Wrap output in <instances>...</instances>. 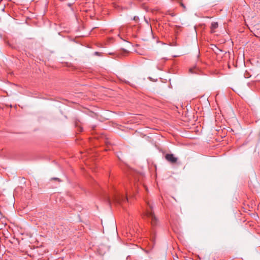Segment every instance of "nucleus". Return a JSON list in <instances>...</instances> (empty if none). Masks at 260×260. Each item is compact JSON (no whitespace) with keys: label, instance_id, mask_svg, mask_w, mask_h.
Segmentation results:
<instances>
[{"label":"nucleus","instance_id":"obj_1","mask_svg":"<svg viewBox=\"0 0 260 260\" xmlns=\"http://www.w3.org/2000/svg\"><path fill=\"white\" fill-rule=\"evenodd\" d=\"M147 207L145 212V215L151 219V224L152 228L154 229L156 226L159 224V221L157 218L152 212V206L150 203L148 202L147 203Z\"/></svg>","mask_w":260,"mask_h":260},{"label":"nucleus","instance_id":"obj_10","mask_svg":"<svg viewBox=\"0 0 260 260\" xmlns=\"http://www.w3.org/2000/svg\"><path fill=\"white\" fill-rule=\"evenodd\" d=\"M181 6H182V7H183L184 8H185V6H184V5H183V4H181Z\"/></svg>","mask_w":260,"mask_h":260},{"label":"nucleus","instance_id":"obj_4","mask_svg":"<svg viewBox=\"0 0 260 260\" xmlns=\"http://www.w3.org/2000/svg\"><path fill=\"white\" fill-rule=\"evenodd\" d=\"M119 31L120 32L126 31V32H130L131 31L134 30L133 29V28L131 26L123 25L119 27Z\"/></svg>","mask_w":260,"mask_h":260},{"label":"nucleus","instance_id":"obj_7","mask_svg":"<svg viewBox=\"0 0 260 260\" xmlns=\"http://www.w3.org/2000/svg\"><path fill=\"white\" fill-rule=\"evenodd\" d=\"M145 22H146V24L147 26V27H148L149 28V30L151 32H152V28H151V25L148 23V21L145 18Z\"/></svg>","mask_w":260,"mask_h":260},{"label":"nucleus","instance_id":"obj_11","mask_svg":"<svg viewBox=\"0 0 260 260\" xmlns=\"http://www.w3.org/2000/svg\"><path fill=\"white\" fill-rule=\"evenodd\" d=\"M162 59L164 60V61H166L167 59L165 58H162Z\"/></svg>","mask_w":260,"mask_h":260},{"label":"nucleus","instance_id":"obj_2","mask_svg":"<svg viewBox=\"0 0 260 260\" xmlns=\"http://www.w3.org/2000/svg\"><path fill=\"white\" fill-rule=\"evenodd\" d=\"M113 200L115 202L120 204L128 201L126 197L121 194L120 193H116V194L113 197Z\"/></svg>","mask_w":260,"mask_h":260},{"label":"nucleus","instance_id":"obj_8","mask_svg":"<svg viewBox=\"0 0 260 260\" xmlns=\"http://www.w3.org/2000/svg\"><path fill=\"white\" fill-rule=\"evenodd\" d=\"M51 179L52 180H57V181H58L59 182L60 181V180L59 178H52Z\"/></svg>","mask_w":260,"mask_h":260},{"label":"nucleus","instance_id":"obj_5","mask_svg":"<svg viewBox=\"0 0 260 260\" xmlns=\"http://www.w3.org/2000/svg\"><path fill=\"white\" fill-rule=\"evenodd\" d=\"M199 71H200L199 69L198 68H197L196 67H194L193 68H190L189 69V72L191 73L198 74Z\"/></svg>","mask_w":260,"mask_h":260},{"label":"nucleus","instance_id":"obj_6","mask_svg":"<svg viewBox=\"0 0 260 260\" xmlns=\"http://www.w3.org/2000/svg\"><path fill=\"white\" fill-rule=\"evenodd\" d=\"M218 26V24L217 22H213L211 25V30L213 31L214 29L217 28Z\"/></svg>","mask_w":260,"mask_h":260},{"label":"nucleus","instance_id":"obj_9","mask_svg":"<svg viewBox=\"0 0 260 260\" xmlns=\"http://www.w3.org/2000/svg\"><path fill=\"white\" fill-rule=\"evenodd\" d=\"M138 19H139L138 17L135 16L134 18V20H135V21H137Z\"/></svg>","mask_w":260,"mask_h":260},{"label":"nucleus","instance_id":"obj_3","mask_svg":"<svg viewBox=\"0 0 260 260\" xmlns=\"http://www.w3.org/2000/svg\"><path fill=\"white\" fill-rule=\"evenodd\" d=\"M165 159L171 164H175L178 160V158L175 157L173 154L168 153L165 155Z\"/></svg>","mask_w":260,"mask_h":260}]
</instances>
